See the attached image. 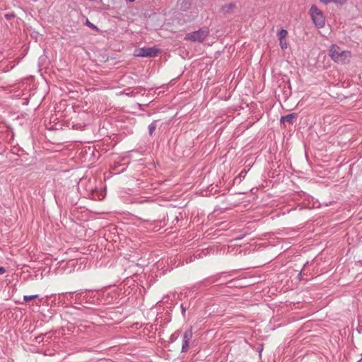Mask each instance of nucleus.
Instances as JSON below:
<instances>
[{"label":"nucleus","mask_w":362,"mask_h":362,"mask_svg":"<svg viewBox=\"0 0 362 362\" xmlns=\"http://www.w3.org/2000/svg\"><path fill=\"white\" fill-rule=\"evenodd\" d=\"M310 13L315 25L318 28L325 25V20L320 10L315 5H313L310 9Z\"/></svg>","instance_id":"nucleus-3"},{"label":"nucleus","mask_w":362,"mask_h":362,"mask_svg":"<svg viewBox=\"0 0 362 362\" xmlns=\"http://www.w3.org/2000/svg\"><path fill=\"white\" fill-rule=\"evenodd\" d=\"M6 269L3 267H0V274H4L5 272Z\"/></svg>","instance_id":"nucleus-15"},{"label":"nucleus","mask_w":362,"mask_h":362,"mask_svg":"<svg viewBox=\"0 0 362 362\" xmlns=\"http://www.w3.org/2000/svg\"><path fill=\"white\" fill-rule=\"evenodd\" d=\"M321 2L325 4H328L330 3H334L335 4L343 5L346 2V0H320Z\"/></svg>","instance_id":"nucleus-7"},{"label":"nucleus","mask_w":362,"mask_h":362,"mask_svg":"<svg viewBox=\"0 0 362 362\" xmlns=\"http://www.w3.org/2000/svg\"><path fill=\"white\" fill-rule=\"evenodd\" d=\"M288 32L285 29H281L278 33L279 40L286 39Z\"/></svg>","instance_id":"nucleus-10"},{"label":"nucleus","mask_w":362,"mask_h":362,"mask_svg":"<svg viewBox=\"0 0 362 362\" xmlns=\"http://www.w3.org/2000/svg\"><path fill=\"white\" fill-rule=\"evenodd\" d=\"M157 127V121H153L148 125L149 134L151 136Z\"/></svg>","instance_id":"nucleus-9"},{"label":"nucleus","mask_w":362,"mask_h":362,"mask_svg":"<svg viewBox=\"0 0 362 362\" xmlns=\"http://www.w3.org/2000/svg\"><path fill=\"white\" fill-rule=\"evenodd\" d=\"M209 34V28L207 27H204L197 31L188 33L185 37V40H191L192 42H202Z\"/></svg>","instance_id":"nucleus-2"},{"label":"nucleus","mask_w":362,"mask_h":362,"mask_svg":"<svg viewBox=\"0 0 362 362\" xmlns=\"http://www.w3.org/2000/svg\"><path fill=\"white\" fill-rule=\"evenodd\" d=\"M279 45L282 49L287 48L288 44L286 39L279 40Z\"/></svg>","instance_id":"nucleus-12"},{"label":"nucleus","mask_w":362,"mask_h":362,"mask_svg":"<svg viewBox=\"0 0 362 362\" xmlns=\"http://www.w3.org/2000/svg\"><path fill=\"white\" fill-rule=\"evenodd\" d=\"M38 298L37 295H32V296H24L23 299L25 301H30L32 300L36 299Z\"/></svg>","instance_id":"nucleus-13"},{"label":"nucleus","mask_w":362,"mask_h":362,"mask_svg":"<svg viewBox=\"0 0 362 362\" xmlns=\"http://www.w3.org/2000/svg\"><path fill=\"white\" fill-rule=\"evenodd\" d=\"M329 55L337 63L346 64L349 62L351 53L348 50H342L337 45H332L329 49Z\"/></svg>","instance_id":"nucleus-1"},{"label":"nucleus","mask_w":362,"mask_h":362,"mask_svg":"<svg viewBox=\"0 0 362 362\" xmlns=\"http://www.w3.org/2000/svg\"><path fill=\"white\" fill-rule=\"evenodd\" d=\"M192 338V331L189 329L183 334V341L189 342Z\"/></svg>","instance_id":"nucleus-8"},{"label":"nucleus","mask_w":362,"mask_h":362,"mask_svg":"<svg viewBox=\"0 0 362 362\" xmlns=\"http://www.w3.org/2000/svg\"><path fill=\"white\" fill-rule=\"evenodd\" d=\"M189 342L188 341H182V352H187L189 348Z\"/></svg>","instance_id":"nucleus-11"},{"label":"nucleus","mask_w":362,"mask_h":362,"mask_svg":"<svg viewBox=\"0 0 362 362\" xmlns=\"http://www.w3.org/2000/svg\"><path fill=\"white\" fill-rule=\"evenodd\" d=\"M297 113H291L286 116H283L281 117V123L286 124L288 123V124H293L295 119L297 118Z\"/></svg>","instance_id":"nucleus-5"},{"label":"nucleus","mask_w":362,"mask_h":362,"mask_svg":"<svg viewBox=\"0 0 362 362\" xmlns=\"http://www.w3.org/2000/svg\"><path fill=\"white\" fill-rule=\"evenodd\" d=\"M159 49L156 47H142L135 50L134 55L141 57H154L157 56Z\"/></svg>","instance_id":"nucleus-4"},{"label":"nucleus","mask_w":362,"mask_h":362,"mask_svg":"<svg viewBox=\"0 0 362 362\" xmlns=\"http://www.w3.org/2000/svg\"><path fill=\"white\" fill-rule=\"evenodd\" d=\"M86 25L92 29H98L97 27L91 23L88 20L86 21Z\"/></svg>","instance_id":"nucleus-14"},{"label":"nucleus","mask_w":362,"mask_h":362,"mask_svg":"<svg viewBox=\"0 0 362 362\" xmlns=\"http://www.w3.org/2000/svg\"><path fill=\"white\" fill-rule=\"evenodd\" d=\"M235 8V4L230 3V4H226V5L223 6L221 8V11L225 14L229 13H232Z\"/></svg>","instance_id":"nucleus-6"},{"label":"nucleus","mask_w":362,"mask_h":362,"mask_svg":"<svg viewBox=\"0 0 362 362\" xmlns=\"http://www.w3.org/2000/svg\"><path fill=\"white\" fill-rule=\"evenodd\" d=\"M127 1H129V2H131V3H132V2H134V1H135V0H127Z\"/></svg>","instance_id":"nucleus-16"}]
</instances>
